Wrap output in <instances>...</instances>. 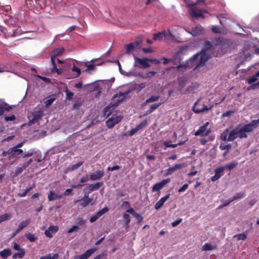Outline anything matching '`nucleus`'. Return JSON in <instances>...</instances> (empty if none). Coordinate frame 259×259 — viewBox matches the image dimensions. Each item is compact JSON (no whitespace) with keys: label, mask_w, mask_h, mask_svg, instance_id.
<instances>
[{"label":"nucleus","mask_w":259,"mask_h":259,"mask_svg":"<svg viewBox=\"0 0 259 259\" xmlns=\"http://www.w3.org/2000/svg\"><path fill=\"white\" fill-rule=\"evenodd\" d=\"M210 57H211V56L209 55L208 53L206 52V51L201 55L199 54H195L187 62V65H184V67L187 68V66H190L192 68L193 66H195L194 69L195 70L199 67L203 66L205 62H206Z\"/></svg>","instance_id":"f257e3e1"},{"label":"nucleus","mask_w":259,"mask_h":259,"mask_svg":"<svg viewBox=\"0 0 259 259\" xmlns=\"http://www.w3.org/2000/svg\"><path fill=\"white\" fill-rule=\"evenodd\" d=\"M201 1H197L195 4H188L187 7L190 8L189 14L191 17L194 19L204 17L203 13H208L207 11L199 9L196 5L198 4Z\"/></svg>","instance_id":"f03ea898"},{"label":"nucleus","mask_w":259,"mask_h":259,"mask_svg":"<svg viewBox=\"0 0 259 259\" xmlns=\"http://www.w3.org/2000/svg\"><path fill=\"white\" fill-rule=\"evenodd\" d=\"M55 54L52 55L51 57V63L52 65V71H55L58 74H60L62 73V71L60 69L58 68L56 64L55 60L56 59V57L58 56L62 55V54L64 52V49L63 48H57L54 50Z\"/></svg>","instance_id":"7ed1b4c3"},{"label":"nucleus","mask_w":259,"mask_h":259,"mask_svg":"<svg viewBox=\"0 0 259 259\" xmlns=\"http://www.w3.org/2000/svg\"><path fill=\"white\" fill-rule=\"evenodd\" d=\"M213 107V105L208 107L203 103H201L200 99H198L197 101L194 103L192 107V110L195 113H200L205 111H208L211 109Z\"/></svg>","instance_id":"20e7f679"},{"label":"nucleus","mask_w":259,"mask_h":259,"mask_svg":"<svg viewBox=\"0 0 259 259\" xmlns=\"http://www.w3.org/2000/svg\"><path fill=\"white\" fill-rule=\"evenodd\" d=\"M142 40L141 39H137L133 42L128 44L125 46V54L126 55H131L134 51L139 49L141 48V44Z\"/></svg>","instance_id":"39448f33"},{"label":"nucleus","mask_w":259,"mask_h":259,"mask_svg":"<svg viewBox=\"0 0 259 259\" xmlns=\"http://www.w3.org/2000/svg\"><path fill=\"white\" fill-rule=\"evenodd\" d=\"M43 111L41 109L32 112L29 115L28 118L29 119V124L30 125L37 122L42 117Z\"/></svg>","instance_id":"423d86ee"},{"label":"nucleus","mask_w":259,"mask_h":259,"mask_svg":"<svg viewBox=\"0 0 259 259\" xmlns=\"http://www.w3.org/2000/svg\"><path fill=\"white\" fill-rule=\"evenodd\" d=\"M7 153H8V157L10 160L11 159L18 160L22 156L23 151L21 149H17V147H12L8 151Z\"/></svg>","instance_id":"0eeeda50"},{"label":"nucleus","mask_w":259,"mask_h":259,"mask_svg":"<svg viewBox=\"0 0 259 259\" xmlns=\"http://www.w3.org/2000/svg\"><path fill=\"white\" fill-rule=\"evenodd\" d=\"M133 56L135 63H138L140 64V66H138V67L142 68H147L150 67V64L148 63V62L149 60H151V59L147 58L142 59L135 56L134 55H133ZM134 66H137V65L135 64Z\"/></svg>","instance_id":"6e6552de"},{"label":"nucleus","mask_w":259,"mask_h":259,"mask_svg":"<svg viewBox=\"0 0 259 259\" xmlns=\"http://www.w3.org/2000/svg\"><path fill=\"white\" fill-rule=\"evenodd\" d=\"M93 201V198H90L89 194H84L81 199L75 200L73 201L74 204L79 202V205L82 207H85Z\"/></svg>","instance_id":"1a4fd4ad"},{"label":"nucleus","mask_w":259,"mask_h":259,"mask_svg":"<svg viewBox=\"0 0 259 259\" xmlns=\"http://www.w3.org/2000/svg\"><path fill=\"white\" fill-rule=\"evenodd\" d=\"M209 122H206L204 125L201 126L199 128L195 133L194 135L196 136H207L211 133L210 130H206L207 126L208 125Z\"/></svg>","instance_id":"9d476101"},{"label":"nucleus","mask_w":259,"mask_h":259,"mask_svg":"<svg viewBox=\"0 0 259 259\" xmlns=\"http://www.w3.org/2000/svg\"><path fill=\"white\" fill-rule=\"evenodd\" d=\"M122 119V116H113L106 121V125L108 128H111L113 127L116 124L120 122Z\"/></svg>","instance_id":"9b49d317"},{"label":"nucleus","mask_w":259,"mask_h":259,"mask_svg":"<svg viewBox=\"0 0 259 259\" xmlns=\"http://www.w3.org/2000/svg\"><path fill=\"white\" fill-rule=\"evenodd\" d=\"M127 93H120L118 94L115 95L112 99V102L113 103V105L115 106H117L119 104L123 102L125 98H126V96L127 95Z\"/></svg>","instance_id":"f8f14e48"},{"label":"nucleus","mask_w":259,"mask_h":259,"mask_svg":"<svg viewBox=\"0 0 259 259\" xmlns=\"http://www.w3.org/2000/svg\"><path fill=\"white\" fill-rule=\"evenodd\" d=\"M97 248H92L87 250L84 253L76 255L74 257L75 259H88V258L91 256L96 250Z\"/></svg>","instance_id":"ddd939ff"},{"label":"nucleus","mask_w":259,"mask_h":259,"mask_svg":"<svg viewBox=\"0 0 259 259\" xmlns=\"http://www.w3.org/2000/svg\"><path fill=\"white\" fill-rule=\"evenodd\" d=\"M170 179L168 178L164 179L160 182L154 184L152 188V192H156L160 190L166 184L170 182Z\"/></svg>","instance_id":"4468645a"},{"label":"nucleus","mask_w":259,"mask_h":259,"mask_svg":"<svg viewBox=\"0 0 259 259\" xmlns=\"http://www.w3.org/2000/svg\"><path fill=\"white\" fill-rule=\"evenodd\" d=\"M104 174L103 170H98L95 172L90 174V180L93 181L99 180L104 176Z\"/></svg>","instance_id":"2eb2a0df"},{"label":"nucleus","mask_w":259,"mask_h":259,"mask_svg":"<svg viewBox=\"0 0 259 259\" xmlns=\"http://www.w3.org/2000/svg\"><path fill=\"white\" fill-rule=\"evenodd\" d=\"M225 170L224 166H220L214 170V175L211 178V180L214 182L219 180L222 176V174Z\"/></svg>","instance_id":"dca6fc26"},{"label":"nucleus","mask_w":259,"mask_h":259,"mask_svg":"<svg viewBox=\"0 0 259 259\" xmlns=\"http://www.w3.org/2000/svg\"><path fill=\"white\" fill-rule=\"evenodd\" d=\"M14 28L12 29V32H8V36L15 37L20 35L23 33L21 27L19 26H15Z\"/></svg>","instance_id":"f3484780"},{"label":"nucleus","mask_w":259,"mask_h":259,"mask_svg":"<svg viewBox=\"0 0 259 259\" xmlns=\"http://www.w3.org/2000/svg\"><path fill=\"white\" fill-rule=\"evenodd\" d=\"M183 165L181 164H176L173 166L170 167L165 170L164 176H166L170 175L177 170L181 169Z\"/></svg>","instance_id":"a211bd4d"},{"label":"nucleus","mask_w":259,"mask_h":259,"mask_svg":"<svg viewBox=\"0 0 259 259\" xmlns=\"http://www.w3.org/2000/svg\"><path fill=\"white\" fill-rule=\"evenodd\" d=\"M256 127H257L256 125L254 123H253V120H252L249 123L243 125L242 128L243 129V131L246 133H250L252 132Z\"/></svg>","instance_id":"6ab92c4d"},{"label":"nucleus","mask_w":259,"mask_h":259,"mask_svg":"<svg viewBox=\"0 0 259 259\" xmlns=\"http://www.w3.org/2000/svg\"><path fill=\"white\" fill-rule=\"evenodd\" d=\"M238 137V127L233 129L229 134L228 141L232 142Z\"/></svg>","instance_id":"aec40b11"},{"label":"nucleus","mask_w":259,"mask_h":259,"mask_svg":"<svg viewBox=\"0 0 259 259\" xmlns=\"http://www.w3.org/2000/svg\"><path fill=\"white\" fill-rule=\"evenodd\" d=\"M170 194H166L164 197H162L155 205V209L158 210L163 205L164 203L169 198Z\"/></svg>","instance_id":"412c9836"},{"label":"nucleus","mask_w":259,"mask_h":259,"mask_svg":"<svg viewBox=\"0 0 259 259\" xmlns=\"http://www.w3.org/2000/svg\"><path fill=\"white\" fill-rule=\"evenodd\" d=\"M63 197L62 195H58L55 193L54 191H51L48 195V200L49 201H52L55 200L56 199H61Z\"/></svg>","instance_id":"4be33fe9"},{"label":"nucleus","mask_w":259,"mask_h":259,"mask_svg":"<svg viewBox=\"0 0 259 259\" xmlns=\"http://www.w3.org/2000/svg\"><path fill=\"white\" fill-rule=\"evenodd\" d=\"M103 182H99L95 184L90 185L89 186L90 192L99 190L100 187L103 185Z\"/></svg>","instance_id":"5701e85b"},{"label":"nucleus","mask_w":259,"mask_h":259,"mask_svg":"<svg viewBox=\"0 0 259 259\" xmlns=\"http://www.w3.org/2000/svg\"><path fill=\"white\" fill-rule=\"evenodd\" d=\"M5 23L9 25V26H13L15 23V19L13 18L11 16L6 15L4 18Z\"/></svg>","instance_id":"b1692460"},{"label":"nucleus","mask_w":259,"mask_h":259,"mask_svg":"<svg viewBox=\"0 0 259 259\" xmlns=\"http://www.w3.org/2000/svg\"><path fill=\"white\" fill-rule=\"evenodd\" d=\"M30 223V219H27L25 221H22L18 225L17 228V232H20L24 228L26 227Z\"/></svg>","instance_id":"393cba45"},{"label":"nucleus","mask_w":259,"mask_h":259,"mask_svg":"<svg viewBox=\"0 0 259 259\" xmlns=\"http://www.w3.org/2000/svg\"><path fill=\"white\" fill-rule=\"evenodd\" d=\"M12 254V251L9 248L4 249V250L0 251L1 256L4 258L6 259L9 256Z\"/></svg>","instance_id":"a878e982"},{"label":"nucleus","mask_w":259,"mask_h":259,"mask_svg":"<svg viewBox=\"0 0 259 259\" xmlns=\"http://www.w3.org/2000/svg\"><path fill=\"white\" fill-rule=\"evenodd\" d=\"M167 36V32L165 31H162V32H159L157 33L154 34L153 39L161 40L163 38H165Z\"/></svg>","instance_id":"bb28decb"},{"label":"nucleus","mask_w":259,"mask_h":259,"mask_svg":"<svg viewBox=\"0 0 259 259\" xmlns=\"http://www.w3.org/2000/svg\"><path fill=\"white\" fill-rule=\"evenodd\" d=\"M123 219L124 223V227L127 229L129 227V224L131 222L130 215L127 213H124L123 215Z\"/></svg>","instance_id":"cd10ccee"},{"label":"nucleus","mask_w":259,"mask_h":259,"mask_svg":"<svg viewBox=\"0 0 259 259\" xmlns=\"http://www.w3.org/2000/svg\"><path fill=\"white\" fill-rule=\"evenodd\" d=\"M11 109V107L7 103L0 105V116L2 115L5 111H9Z\"/></svg>","instance_id":"c85d7f7f"},{"label":"nucleus","mask_w":259,"mask_h":259,"mask_svg":"<svg viewBox=\"0 0 259 259\" xmlns=\"http://www.w3.org/2000/svg\"><path fill=\"white\" fill-rule=\"evenodd\" d=\"M226 40L224 39L222 37H219L215 39V42L214 43L215 47L219 46H224L226 44Z\"/></svg>","instance_id":"c756f323"},{"label":"nucleus","mask_w":259,"mask_h":259,"mask_svg":"<svg viewBox=\"0 0 259 259\" xmlns=\"http://www.w3.org/2000/svg\"><path fill=\"white\" fill-rule=\"evenodd\" d=\"M229 132V129L226 128L221 134L220 139L223 141H228V135Z\"/></svg>","instance_id":"7c9ffc66"},{"label":"nucleus","mask_w":259,"mask_h":259,"mask_svg":"<svg viewBox=\"0 0 259 259\" xmlns=\"http://www.w3.org/2000/svg\"><path fill=\"white\" fill-rule=\"evenodd\" d=\"M83 164V162L80 161L78 163L72 165L70 167H69L67 168L66 171L65 172H67V171H73L74 170H76L78 169L81 165H82Z\"/></svg>","instance_id":"2f4dec72"},{"label":"nucleus","mask_w":259,"mask_h":259,"mask_svg":"<svg viewBox=\"0 0 259 259\" xmlns=\"http://www.w3.org/2000/svg\"><path fill=\"white\" fill-rule=\"evenodd\" d=\"M201 31V26L199 25L196 26L195 27L193 28L191 31L190 32L193 36L197 35Z\"/></svg>","instance_id":"473e14b6"},{"label":"nucleus","mask_w":259,"mask_h":259,"mask_svg":"<svg viewBox=\"0 0 259 259\" xmlns=\"http://www.w3.org/2000/svg\"><path fill=\"white\" fill-rule=\"evenodd\" d=\"M238 165L237 162H232L229 164H227L224 166L225 169H227V170L230 171L233 169H234Z\"/></svg>","instance_id":"72a5a7b5"},{"label":"nucleus","mask_w":259,"mask_h":259,"mask_svg":"<svg viewBox=\"0 0 259 259\" xmlns=\"http://www.w3.org/2000/svg\"><path fill=\"white\" fill-rule=\"evenodd\" d=\"M199 86V84L197 82L192 83L187 88L186 91L189 93L194 92V90L198 88Z\"/></svg>","instance_id":"f704fd0d"},{"label":"nucleus","mask_w":259,"mask_h":259,"mask_svg":"<svg viewBox=\"0 0 259 259\" xmlns=\"http://www.w3.org/2000/svg\"><path fill=\"white\" fill-rule=\"evenodd\" d=\"M162 103H155L152 104L150 106L149 109L147 111L148 113H151L153 112L154 110H155L157 108H158Z\"/></svg>","instance_id":"c9c22d12"},{"label":"nucleus","mask_w":259,"mask_h":259,"mask_svg":"<svg viewBox=\"0 0 259 259\" xmlns=\"http://www.w3.org/2000/svg\"><path fill=\"white\" fill-rule=\"evenodd\" d=\"M217 248L216 246H212L209 243H205L203 246H202V250L203 251H208V250H212L213 249H215Z\"/></svg>","instance_id":"e433bc0d"},{"label":"nucleus","mask_w":259,"mask_h":259,"mask_svg":"<svg viewBox=\"0 0 259 259\" xmlns=\"http://www.w3.org/2000/svg\"><path fill=\"white\" fill-rule=\"evenodd\" d=\"M25 237L31 242H34L37 239V237H35L34 234L30 233H26Z\"/></svg>","instance_id":"4c0bfd02"},{"label":"nucleus","mask_w":259,"mask_h":259,"mask_svg":"<svg viewBox=\"0 0 259 259\" xmlns=\"http://www.w3.org/2000/svg\"><path fill=\"white\" fill-rule=\"evenodd\" d=\"M25 254V250H21V251H19V252L15 253L13 255L12 257L13 258H22L24 256Z\"/></svg>","instance_id":"58836bf2"},{"label":"nucleus","mask_w":259,"mask_h":259,"mask_svg":"<svg viewBox=\"0 0 259 259\" xmlns=\"http://www.w3.org/2000/svg\"><path fill=\"white\" fill-rule=\"evenodd\" d=\"M59 257V254L57 253H55L53 254V256H51V253H49L48 255L45 256H42L39 258L40 259H58Z\"/></svg>","instance_id":"ea45409f"},{"label":"nucleus","mask_w":259,"mask_h":259,"mask_svg":"<svg viewBox=\"0 0 259 259\" xmlns=\"http://www.w3.org/2000/svg\"><path fill=\"white\" fill-rule=\"evenodd\" d=\"M245 196V193L243 192H240L239 193H237L235 196H234L232 198V201H234L235 200L238 199H241L244 197Z\"/></svg>","instance_id":"a19ab883"},{"label":"nucleus","mask_w":259,"mask_h":259,"mask_svg":"<svg viewBox=\"0 0 259 259\" xmlns=\"http://www.w3.org/2000/svg\"><path fill=\"white\" fill-rule=\"evenodd\" d=\"M11 215L10 213H5L0 215V224L3 222L9 220L11 219Z\"/></svg>","instance_id":"79ce46f5"},{"label":"nucleus","mask_w":259,"mask_h":259,"mask_svg":"<svg viewBox=\"0 0 259 259\" xmlns=\"http://www.w3.org/2000/svg\"><path fill=\"white\" fill-rule=\"evenodd\" d=\"M234 238H237L238 240H245L247 238L246 233H243L239 234H236L234 236Z\"/></svg>","instance_id":"37998d69"},{"label":"nucleus","mask_w":259,"mask_h":259,"mask_svg":"<svg viewBox=\"0 0 259 259\" xmlns=\"http://www.w3.org/2000/svg\"><path fill=\"white\" fill-rule=\"evenodd\" d=\"M238 137L240 139L242 138H246L247 137V135L246 134L245 132L243 131V129L241 128H239L238 127Z\"/></svg>","instance_id":"c03bdc74"},{"label":"nucleus","mask_w":259,"mask_h":259,"mask_svg":"<svg viewBox=\"0 0 259 259\" xmlns=\"http://www.w3.org/2000/svg\"><path fill=\"white\" fill-rule=\"evenodd\" d=\"M113 109V108H112L110 106H107L104 109V114L105 116H106L107 117H108L109 115H110L112 113V110Z\"/></svg>","instance_id":"a18cd8bd"},{"label":"nucleus","mask_w":259,"mask_h":259,"mask_svg":"<svg viewBox=\"0 0 259 259\" xmlns=\"http://www.w3.org/2000/svg\"><path fill=\"white\" fill-rule=\"evenodd\" d=\"M26 168L24 167V165L23 164L21 167H18L16 168L15 174L14 175V177H16L21 174L24 169Z\"/></svg>","instance_id":"49530a36"},{"label":"nucleus","mask_w":259,"mask_h":259,"mask_svg":"<svg viewBox=\"0 0 259 259\" xmlns=\"http://www.w3.org/2000/svg\"><path fill=\"white\" fill-rule=\"evenodd\" d=\"M160 98L159 96H152L149 98L147 99L145 102L146 103L153 102L157 101Z\"/></svg>","instance_id":"de8ad7c7"},{"label":"nucleus","mask_w":259,"mask_h":259,"mask_svg":"<svg viewBox=\"0 0 259 259\" xmlns=\"http://www.w3.org/2000/svg\"><path fill=\"white\" fill-rule=\"evenodd\" d=\"M231 145L230 144H225L223 143H222L220 146L219 148L222 150H228L229 151L230 149H231Z\"/></svg>","instance_id":"09e8293b"},{"label":"nucleus","mask_w":259,"mask_h":259,"mask_svg":"<svg viewBox=\"0 0 259 259\" xmlns=\"http://www.w3.org/2000/svg\"><path fill=\"white\" fill-rule=\"evenodd\" d=\"M148 123L147 120L146 119L142 121L139 124L137 125L136 127L139 131L140 130L142 129L144 127H145Z\"/></svg>","instance_id":"8fccbe9b"},{"label":"nucleus","mask_w":259,"mask_h":259,"mask_svg":"<svg viewBox=\"0 0 259 259\" xmlns=\"http://www.w3.org/2000/svg\"><path fill=\"white\" fill-rule=\"evenodd\" d=\"M257 77L256 76V75L252 76L251 77H250L249 78H247L246 79V81L248 84H251L253 82H255L257 80Z\"/></svg>","instance_id":"3c124183"},{"label":"nucleus","mask_w":259,"mask_h":259,"mask_svg":"<svg viewBox=\"0 0 259 259\" xmlns=\"http://www.w3.org/2000/svg\"><path fill=\"white\" fill-rule=\"evenodd\" d=\"M71 70L73 72H75L77 73V74L75 76V77H77L79 76V75L81 74V70L80 69L77 67L75 65H73V67L71 69Z\"/></svg>","instance_id":"603ef678"},{"label":"nucleus","mask_w":259,"mask_h":259,"mask_svg":"<svg viewBox=\"0 0 259 259\" xmlns=\"http://www.w3.org/2000/svg\"><path fill=\"white\" fill-rule=\"evenodd\" d=\"M108 210H109V209L108 207H104L101 210L98 211L97 212V215H98L99 217L100 218L102 215H103L105 212H107Z\"/></svg>","instance_id":"864d4df0"},{"label":"nucleus","mask_w":259,"mask_h":259,"mask_svg":"<svg viewBox=\"0 0 259 259\" xmlns=\"http://www.w3.org/2000/svg\"><path fill=\"white\" fill-rule=\"evenodd\" d=\"M48 229L52 234L56 233L59 230V228L57 226H51Z\"/></svg>","instance_id":"5fc2aeb1"},{"label":"nucleus","mask_w":259,"mask_h":259,"mask_svg":"<svg viewBox=\"0 0 259 259\" xmlns=\"http://www.w3.org/2000/svg\"><path fill=\"white\" fill-rule=\"evenodd\" d=\"M36 153L34 152V151L33 149H31L28 151L27 153H25L24 156H23V158H25L26 157H29L30 156H32L34 155V154Z\"/></svg>","instance_id":"6e6d98bb"},{"label":"nucleus","mask_w":259,"mask_h":259,"mask_svg":"<svg viewBox=\"0 0 259 259\" xmlns=\"http://www.w3.org/2000/svg\"><path fill=\"white\" fill-rule=\"evenodd\" d=\"M33 158L34 159V161H36L37 162H40L43 160L41 153L37 154Z\"/></svg>","instance_id":"4d7b16f0"},{"label":"nucleus","mask_w":259,"mask_h":259,"mask_svg":"<svg viewBox=\"0 0 259 259\" xmlns=\"http://www.w3.org/2000/svg\"><path fill=\"white\" fill-rule=\"evenodd\" d=\"M138 220V224H140L143 220V217L139 213L136 212L133 216Z\"/></svg>","instance_id":"13d9d810"},{"label":"nucleus","mask_w":259,"mask_h":259,"mask_svg":"<svg viewBox=\"0 0 259 259\" xmlns=\"http://www.w3.org/2000/svg\"><path fill=\"white\" fill-rule=\"evenodd\" d=\"M107 253L105 252H103L100 254L98 255L94 258V259H105Z\"/></svg>","instance_id":"bf43d9fd"},{"label":"nucleus","mask_w":259,"mask_h":259,"mask_svg":"<svg viewBox=\"0 0 259 259\" xmlns=\"http://www.w3.org/2000/svg\"><path fill=\"white\" fill-rule=\"evenodd\" d=\"M163 144L165 146L166 148H175L177 147L178 146V144H169V143L168 142H166V141L164 142L163 143Z\"/></svg>","instance_id":"052dcab7"},{"label":"nucleus","mask_w":259,"mask_h":259,"mask_svg":"<svg viewBox=\"0 0 259 259\" xmlns=\"http://www.w3.org/2000/svg\"><path fill=\"white\" fill-rule=\"evenodd\" d=\"M212 48V43L210 41H207L205 42V49L206 50L205 51L207 52L209 50H211Z\"/></svg>","instance_id":"680f3d73"},{"label":"nucleus","mask_w":259,"mask_h":259,"mask_svg":"<svg viewBox=\"0 0 259 259\" xmlns=\"http://www.w3.org/2000/svg\"><path fill=\"white\" fill-rule=\"evenodd\" d=\"M85 66L87 68L85 70V71H88L89 70H93L95 68V65L94 64H88L87 63L85 64Z\"/></svg>","instance_id":"e2e57ef3"},{"label":"nucleus","mask_w":259,"mask_h":259,"mask_svg":"<svg viewBox=\"0 0 259 259\" xmlns=\"http://www.w3.org/2000/svg\"><path fill=\"white\" fill-rule=\"evenodd\" d=\"M54 100H55L54 98H51V99H48L44 102V104L46 106H49L54 102Z\"/></svg>","instance_id":"0e129e2a"},{"label":"nucleus","mask_w":259,"mask_h":259,"mask_svg":"<svg viewBox=\"0 0 259 259\" xmlns=\"http://www.w3.org/2000/svg\"><path fill=\"white\" fill-rule=\"evenodd\" d=\"M234 113V111H232V110H229V111H227V112H225V113H223L221 116L222 117H230L232 114H233Z\"/></svg>","instance_id":"69168bd1"},{"label":"nucleus","mask_w":259,"mask_h":259,"mask_svg":"<svg viewBox=\"0 0 259 259\" xmlns=\"http://www.w3.org/2000/svg\"><path fill=\"white\" fill-rule=\"evenodd\" d=\"M188 188V185L187 184H184L180 189H179V193L183 192Z\"/></svg>","instance_id":"338daca9"},{"label":"nucleus","mask_w":259,"mask_h":259,"mask_svg":"<svg viewBox=\"0 0 259 259\" xmlns=\"http://www.w3.org/2000/svg\"><path fill=\"white\" fill-rule=\"evenodd\" d=\"M15 119H16V117H15V115H12L11 116H5V119L7 121H14Z\"/></svg>","instance_id":"774afa93"}]
</instances>
